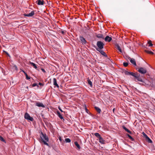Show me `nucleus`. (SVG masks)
Instances as JSON below:
<instances>
[{"mask_svg":"<svg viewBox=\"0 0 155 155\" xmlns=\"http://www.w3.org/2000/svg\"><path fill=\"white\" fill-rule=\"evenodd\" d=\"M97 51H98L100 52V53L102 55H104V56L105 57H107V56L106 54V53L103 50H102V49H100V50H97Z\"/></svg>","mask_w":155,"mask_h":155,"instance_id":"nucleus-14","label":"nucleus"},{"mask_svg":"<svg viewBox=\"0 0 155 155\" xmlns=\"http://www.w3.org/2000/svg\"><path fill=\"white\" fill-rule=\"evenodd\" d=\"M24 117L25 119L29 120L31 121H32L33 120V118L31 117L30 115L27 113H25Z\"/></svg>","mask_w":155,"mask_h":155,"instance_id":"nucleus-4","label":"nucleus"},{"mask_svg":"<svg viewBox=\"0 0 155 155\" xmlns=\"http://www.w3.org/2000/svg\"><path fill=\"white\" fill-rule=\"evenodd\" d=\"M124 73L126 75H131L132 76H133L134 73L133 72H129L127 71H125L124 72Z\"/></svg>","mask_w":155,"mask_h":155,"instance_id":"nucleus-13","label":"nucleus"},{"mask_svg":"<svg viewBox=\"0 0 155 155\" xmlns=\"http://www.w3.org/2000/svg\"><path fill=\"white\" fill-rule=\"evenodd\" d=\"M53 82L54 85L56 86L57 87H59V86L57 83V80L56 78H54L53 79Z\"/></svg>","mask_w":155,"mask_h":155,"instance_id":"nucleus-15","label":"nucleus"},{"mask_svg":"<svg viewBox=\"0 0 155 155\" xmlns=\"http://www.w3.org/2000/svg\"><path fill=\"white\" fill-rule=\"evenodd\" d=\"M138 71L141 74H144L146 73L147 72V70L145 68H140L138 70Z\"/></svg>","mask_w":155,"mask_h":155,"instance_id":"nucleus-5","label":"nucleus"},{"mask_svg":"<svg viewBox=\"0 0 155 155\" xmlns=\"http://www.w3.org/2000/svg\"><path fill=\"white\" fill-rule=\"evenodd\" d=\"M135 78V81H142V79L139 77L140 74H138V73H135L134 76H133Z\"/></svg>","mask_w":155,"mask_h":155,"instance_id":"nucleus-3","label":"nucleus"},{"mask_svg":"<svg viewBox=\"0 0 155 155\" xmlns=\"http://www.w3.org/2000/svg\"><path fill=\"white\" fill-rule=\"evenodd\" d=\"M127 58H128L129 60H130V62L134 64V65L136 66V63L135 60L133 58H131L129 57H127Z\"/></svg>","mask_w":155,"mask_h":155,"instance_id":"nucleus-6","label":"nucleus"},{"mask_svg":"<svg viewBox=\"0 0 155 155\" xmlns=\"http://www.w3.org/2000/svg\"><path fill=\"white\" fill-rule=\"evenodd\" d=\"M94 134L99 139L101 137L100 135L98 133H95Z\"/></svg>","mask_w":155,"mask_h":155,"instance_id":"nucleus-22","label":"nucleus"},{"mask_svg":"<svg viewBox=\"0 0 155 155\" xmlns=\"http://www.w3.org/2000/svg\"><path fill=\"white\" fill-rule=\"evenodd\" d=\"M97 37L98 38H104V37L103 36V35L101 34H98L96 35Z\"/></svg>","mask_w":155,"mask_h":155,"instance_id":"nucleus-17","label":"nucleus"},{"mask_svg":"<svg viewBox=\"0 0 155 155\" xmlns=\"http://www.w3.org/2000/svg\"><path fill=\"white\" fill-rule=\"evenodd\" d=\"M15 70H17V69H18V68H17V66H15Z\"/></svg>","mask_w":155,"mask_h":155,"instance_id":"nucleus-37","label":"nucleus"},{"mask_svg":"<svg viewBox=\"0 0 155 155\" xmlns=\"http://www.w3.org/2000/svg\"><path fill=\"white\" fill-rule=\"evenodd\" d=\"M142 134L144 137L145 138L148 137L147 135L146 134L143 132Z\"/></svg>","mask_w":155,"mask_h":155,"instance_id":"nucleus-33","label":"nucleus"},{"mask_svg":"<svg viewBox=\"0 0 155 155\" xmlns=\"http://www.w3.org/2000/svg\"><path fill=\"white\" fill-rule=\"evenodd\" d=\"M114 109H114H114H113V112H114Z\"/></svg>","mask_w":155,"mask_h":155,"instance_id":"nucleus-44","label":"nucleus"},{"mask_svg":"<svg viewBox=\"0 0 155 155\" xmlns=\"http://www.w3.org/2000/svg\"><path fill=\"white\" fill-rule=\"evenodd\" d=\"M57 114L58 115L61 119H63V117L62 116V115L61 114V113L59 111H57Z\"/></svg>","mask_w":155,"mask_h":155,"instance_id":"nucleus-18","label":"nucleus"},{"mask_svg":"<svg viewBox=\"0 0 155 155\" xmlns=\"http://www.w3.org/2000/svg\"><path fill=\"white\" fill-rule=\"evenodd\" d=\"M80 40L83 44H85L87 41L85 39L82 37H80Z\"/></svg>","mask_w":155,"mask_h":155,"instance_id":"nucleus-9","label":"nucleus"},{"mask_svg":"<svg viewBox=\"0 0 155 155\" xmlns=\"http://www.w3.org/2000/svg\"><path fill=\"white\" fill-rule=\"evenodd\" d=\"M35 105L38 107H45V106L42 103L39 102H36L35 104Z\"/></svg>","mask_w":155,"mask_h":155,"instance_id":"nucleus-7","label":"nucleus"},{"mask_svg":"<svg viewBox=\"0 0 155 155\" xmlns=\"http://www.w3.org/2000/svg\"><path fill=\"white\" fill-rule=\"evenodd\" d=\"M24 74L25 75V76H26L27 75V73L25 72Z\"/></svg>","mask_w":155,"mask_h":155,"instance_id":"nucleus-40","label":"nucleus"},{"mask_svg":"<svg viewBox=\"0 0 155 155\" xmlns=\"http://www.w3.org/2000/svg\"><path fill=\"white\" fill-rule=\"evenodd\" d=\"M5 52L6 54H7L8 56H9V54H8V53L7 52L5 51Z\"/></svg>","mask_w":155,"mask_h":155,"instance_id":"nucleus-38","label":"nucleus"},{"mask_svg":"<svg viewBox=\"0 0 155 155\" xmlns=\"http://www.w3.org/2000/svg\"><path fill=\"white\" fill-rule=\"evenodd\" d=\"M59 140H60V141H61V137H60V138H59Z\"/></svg>","mask_w":155,"mask_h":155,"instance_id":"nucleus-42","label":"nucleus"},{"mask_svg":"<svg viewBox=\"0 0 155 155\" xmlns=\"http://www.w3.org/2000/svg\"><path fill=\"white\" fill-rule=\"evenodd\" d=\"M145 51L147 52V53L151 54H153V52H152L151 51H148V50H145Z\"/></svg>","mask_w":155,"mask_h":155,"instance_id":"nucleus-29","label":"nucleus"},{"mask_svg":"<svg viewBox=\"0 0 155 155\" xmlns=\"http://www.w3.org/2000/svg\"><path fill=\"white\" fill-rule=\"evenodd\" d=\"M36 3L38 5H43L44 4V1L43 0H38L36 1Z\"/></svg>","mask_w":155,"mask_h":155,"instance_id":"nucleus-8","label":"nucleus"},{"mask_svg":"<svg viewBox=\"0 0 155 155\" xmlns=\"http://www.w3.org/2000/svg\"><path fill=\"white\" fill-rule=\"evenodd\" d=\"M26 78L27 80H29L30 79V77H29L28 75L26 76Z\"/></svg>","mask_w":155,"mask_h":155,"instance_id":"nucleus-34","label":"nucleus"},{"mask_svg":"<svg viewBox=\"0 0 155 155\" xmlns=\"http://www.w3.org/2000/svg\"><path fill=\"white\" fill-rule=\"evenodd\" d=\"M104 40L106 41L110 42L112 40V38L111 37H109V36H107L105 38Z\"/></svg>","mask_w":155,"mask_h":155,"instance_id":"nucleus-10","label":"nucleus"},{"mask_svg":"<svg viewBox=\"0 0 155 155\" xmlns=\"http://www.w3.org/2000/svg\"><path fill=\"white\" fill-rule=\"evenodd\" d=\"M30 64L32 66L34 67V68H35V69H37V67L35 64L31 62H30Z\"/></svg>","mask_w":155,"mask_h":155,"instance_id":"nucleus-20","label":"nucleus"},{"mask_svg":"<svg viewBox=\"0 0 155 155\" xmlns=\"http://www.w3.org/2000/svg\"><path fill=\"white\" fill-rule=\"evenodd\" d=\"M99 142L101 144H104L105 143V141L104 140L103 138L101 137L99 139Z\"/></svg>","mask_w":155,"mask_h":155,"instance_id":"nucleus-16","label":"nucleus"},{"mask_svg":"<svg viewBox=\"0 0 155 155\" xmlns=\"http://www.w3.org/2000/svg\"><path fill=\"white\" fill-rule=\"evenodd\" d=\"M65 141L66 143H70L71 141V140L68 138L65 139Z\"/></svg>","mask_w":155,"mask_h":155,"instance_id":"nucleus-27","label":"nucleus"},{"mask_svg":"<svg viewBox=\"0 0 155 155\" xmlns=\"http://www.w3.org/2000/svg\"><path fill=\"white\" fill-rule=\"evenodd\" d=\"M37 86L38 87H39V86H38V85L36 83H34L33 84H32V86L33 87H35V86Z\"/></svg>","mask_w":155,"mask_h":155,"instance_id":"nucleus-30","label":"nucleus"},{"mask_svg":"<svg viewBox=\"0 0 155 155\" xmlns=\"http://www.w3.org/2000/svg\"><path fill=\"white\" fill-rule=\"evenodd\" d=\"M5 52L6 54H7L8 56H9V54H8V53L7 52L5 51Z\"/></svg>","mask_w":155,"mask_h":155,"instance_id":"nucleus-39","label":"nucleus"},{"mask_svg":"<svg viewBox=\"0 0 155 155\" xmlns=\"http://www.w3.org/2000/svg\"><path fill=\"white\" fill-rule=\"evenodd\" d=\"M123 128L125 131H126L128 133L130 134H131V132L130 130H129L126 127H124Z\"/></svg>","mask_w":155,"mask_h":155,"instance_id":"nucleus-25","label":"nucleus"},{"mask_svg":"<svg viewBox=\"0 0 155 155\" xmlns=\"http://www.w3.org/2000/svg\"><path fill=\"white\" fill-rule=\"evenodd\" d=\"M87 81L88 84L92 87V83L91 81L88 79H87Z\"/></svg>","mask_w":155,"mask_h":155,"instance_id":"nucleus-23","label":"nucleus"},{"mask_svg":"<svg viewBox=\"0 0 155 155\" xmlns=\"http://www.w3.org/2000/svg\"><path fill=\"white\" fill-rule=\"evenodd\" d=\"M97 45L98 48H95L96 50L102 49L104 48V44L101 41H98L97 43Z\"/></svg>","mask_w":155,"mask_h":155,"instance_id":"nucleus-2","label":"nucleus"},{"mask_svg":"<svg viewBox=\"0 0 155 155\" xmlns=\"http://www.w3.org/2000/svg\"><path fill=\"white\" fill-rule=\"evenodd\" d=\"M58 109H59V110H60V111L61 112H63L62 110H61V108L60 107H58Z\"/></svg>","mask_w":155,"mask_h":155,"instance_id":"nucleus-36","label":"nucleus"},{"mask_svg":"<svg viewBox=\"0 0 155 155\" xmlns=\"http://www.w3.org/2000/svg\"><path fill=\"white\" fill-rule=\"evenodd\" d=\"M40 137L41 142H43L45 145L48 146V144L47 142L48 141L49 139L46 135L41 132Z\"/></svg>","mask_w":155,"mask_h":155,"instance_id":"nucleus-1","label":"nucleus"},{"mask_svg":"<svg viewBox=\"0 0 155 155\" xmlns=\"http://www.w3.org/2000/svg\"><path fill=\"white\" fill-rule=\"evenodd\" d=\"M74 144L78 149H81V147L77 141L75 142Z\"/></svg>","mask_w":155,"mask_h":155,"instance_id":"nucleus-21","label":"nucleus"},{"mask_svg":"<svg viewBox=\"0 0 155 155\" xmlns=\"http://www.w3.org/2000/svg\"><path fill=\"white\" fill-rule=\"evenodd\" d=\"M148 44H149V46H151L153 45V44L152 43V41L150 40H149L148 41Z\"/></svg>","mask_w":155,"mask_h":155,"instance_id":"nucleus-28","label":"nucleus"},{"mask_svg":"<svg viewBox=\"0 0 155 155\" xmlns=\"http://www.w3.org/2000/svg\"><path fill=\"white\" fill-rule=\"evenodd\" d=\"M22 72H23V73H25V72L23 70H22L21 71Z\"/></svg>","mask_w":155,"mask_h":155,"instance_id":"nucleus-41","label":"nucleus"},{"mask_svg":"<svg viewBox=\"0 0 155 155\" xmlns=\"http://www.w3.org/2000/svg\"><path fill=\"white\" fill-rule=\"evenodd\" d=\"M146 139L148 143H152V140L148 137H147L146 138Z\"/></svg>","mask_w":155,"mask_h":155,"instance_id":"nucleus-24","label":"nucleus"},{"mask_svg":"<svg viewBox=\"0 0 155 155\" xmlns=\"http://www.w3.org/2000/svg\"><path fill=\"white\" fill-rule=\"evenodd\" d=\"M128 63L127 62H124L123 63V65L125 67H127L128 65Z\"/></svg>","mask_w":155,"mask_h":155,"instance_id":"nucleus-32","label":"nucleus"},{"mask_svg":"<svg viewBox=\"0 0 155 155\" xmlns=\"http://www.w3.org/2000/svg\"><path fill=\"white\" fill-rule=\"evenodd\" d=\"M38 84L41 86H43L44 85V84L41 83H39Z\"/></svg>","mask_w":155,"mask_h":155,"instance_id":"nucleus-35","label":"nucleus"},{"mask_svg":"<svg viewBox=\"0 0 155 155\" xmlns=\"http://www.w3.org/2000/svg\"><path fill=\"white\" fill-rule=\"evenodd\" d=\"M94 108L98 113H101V110L100 108L97 107H95Z\"/></svg>","mask_w":155,"mask_h":155,"instance_id":"nucleus-19","label":"nucleus"},{"mask_svg":"<svg viewBox=\"0 0 155 155\" xmlns=\"http://www.w3.org/2000/svg\"><path fill=\"white\" fill-rule=\"evenodd\" d=\"M127 136L132 141H134V139L133 138H132V137L130 135L128 134H127Z\"/></svg>","mask_w":155,"mask_h":155,"instance_id":"nucleus-26","label":"nucleus"},{"mask_svg":"<svg viewBox=\"0 0 155 155\" xmlns=\"http://www.w3.org/2000/svg\"><path fill=\"white\" fill-rule=\"evenodd\" d=\"M0 140L2 141L5 142V141L4 138L1 136H0Z\"/></svg>","mask_w":155,"mask_h":155,"instance_id":"nucleus-31","label":"nucleus"},{"mask_svg":"<svg viewBox=\"0 0 155 155\" xmlns=\"http://www.w3.org/2000/svg\"><path fill=\"white\" fill-rule=\"evenodd\" d=\"M42 70L43 71H45V70L44 69H42Z\"/></svg>","mask_w":155,"mask_h":155,"instance_id":"nucleus-43","label":"nucleus"},{"mask_svg":"<svg viewBox=\"0 0 155 155\" xmlns=\"http://www.w3.org/2000/svg\"><path fill=\"white\" fill-rule=\"evenodd\" d=\"M34 14H35L34 12V11H31V12L30 13L28 14H25V16H27V17H31V16H33Z\"/></svg>","mask_w":155,"mask_h":155,"instance_id":"nucleus-11","label":"nucleus"},{"mask_svg":"<svg viewBox=\"0 0 155 155\" xmlns=\"http://www.w3.org/2000/svg\"><path fill=\"white\" fill-rule=\"evenodd\" d=\"M115 47L119 51L120 53H122L121 49L118 44H115Z\"/></svg>","mask_w":155,"mask_h":155,"instance_id":"nucleus-12","label":"nucleus"}]
</instances>
